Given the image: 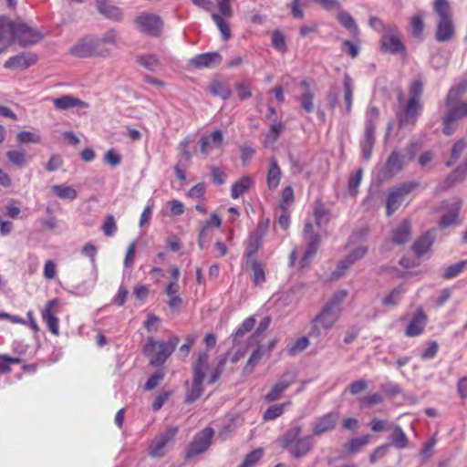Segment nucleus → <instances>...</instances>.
<instances>
[{
    "instance_id": "obj_21",
    "label": "nucleus",
    "mask_w": 467,
    "mask_h": 467,
    "mask_svg": "<svg viewBox=\"0 0 467 467\" xmlns=\"http://www.w3.org/2000/svg\"><path fill=\"white\" fill-rule=\"evenodd\" d=\"M411 225L409 220H403L392 233L390 242L394 244L400 245L407 243L410 239Z\"/></svg>"
},
{
    "instance_id": "obj_10",
    "label": "nucleus",
    "mask_w": 467,
    "mask_h": 467,
    "mask_svg": "<svg viewBox=\"0 0 467 467\" xmlns=\"http://www.w3.org/2000/svg\"><path fill=\"white\" fill-rule=\"evenodd\" d=\"M296 380V374L291 370H286L280 377L278 381L272 387L271 390L265 395L267 402H273L280 399L283 392L292 385Z\"/></svg>"
},
{
    "instance_id": "obj_3",
    "label": "nucleus",
    "mask_w": 467,
    "mask_h": 467,
    "mask_svg": "<svg viewBox=\"0 0 467 467\" xmlns=\"http://www.w3.org/2000/svg\"><path fill=\"white\" fill-rule=\"evenodd\" d=\"M179 343V337H172L167 342L156 341L149 337L143 348V352L150 358V364L155 367L161 366L172 354Z\"/></svg>"
},
{
    "instance_id": "obj_6",
    "label": "nucleus",
    "mask_w": 467,
    "mask_h": 467,
    "mask_svg": "<svg viewBox=\"0 0 467 467\" xmlns=\"http://www.w3.org/2000/svg\"><path fill=\"white\" fill-rule=\"evenodd\" d=\"M135 23L138 28L151 36H160L162 31L163 22L160 16L150 13H141Z\"/></svg>"
},
{
    "instance_id": "obj_62",
    "label": "nucleus",
    "mask_w": 467,
    "mask_h": 467,
    "mask_svg": "<svg viewBox=\"0 0 467 467\" xmlns=\"http://www.w3.org/2000/svg\"><path fill=\"white\" fill-rule=\"evenodd\" d=\"M383 401V398L379 393H372L360 400V407H371Z\"/></svg>"
},
{
    "instance_id": "obj_11",
    "label": "nucleus",
    "mask_w": 467,
    "mask_h": 467,
    "mask_svg": "<svg viewBox=\"0 0 467 467\" xmlns=\"http://www.w3.org/2000/svg\"><path fill=\"white\" fill-rule=\"evenodd\" d=\"M178 431L177 427L169 428L165 432L154 439L150 446L149 454L152 458H160L165 454V447Z\"/></svg>"
},
{
    "instance_id": "obj_23",
    "label": "nucleus",
    "mask_w": 467,
    "mask_h": 467,
    "mask_svg": "<svg viewBox=\"0 0 467 467\" xmlns=\"http://www.w3.org/2000/svg\"><path fill=\"white\" fill-rule=\"evenodd\" d=\"M53 103L55 108L59 110H66L72 108L85 109L88 107V104L85 101H82L71 95H63L53 99Z\"/></svg>"
},
{
    "instance_id": "obj_46",
    "label": "nucleus",
    "mask_w": 467,
    "mask_h": 467,
    "mask_svg": "<svg viewBox=\"0 0 467 467\" xmlns=\"http://www.w3.org/2000/svg\"><path fill=\"white\" fill-rule=\"evenodd\" d=\"M467 175V159L458 166L448 176L447 181L451 183H457L462 182Z\"/></svg>"
},
{
    "instance_id": "obj_50",
    "label": "nucleus",
    "mask_w": 467,
    "mask_h": 467,
    "mask_svg": "<svg viewBox=\"0 0 467 467\" xmlns=\"http://www.w3.org/2000/svg\"><path fill=\"white\" fill-rule=\"evenodd\" d=\"M11 25L12 21L6 16H0V43L11 39Z\"/></svg>"
},
{
    "instance_id": "obj_2",
    "label": "nucleus",
    "mask_w": 467,
    "mask_h": 467,
    "mask_svg": "<svg viewBox=\"0 0 467 467\" xmlns=\"http://www.w3.org/2000/svg\"><path fill=\"white\" fill-rule=\"evenodd\" d=\"M434 12L439 16L435 38L438 42H447L455 34V26L449 2L447 0H435Z\"/></svg>"
},
{
    "instance_id": "obj_12",
    "label": "nucleus",
    "mask_w": 467,
    "mask_h": 467,
    "mask_svg": "<svg viewBox=\"0 0 467 467\" xmlns=\"http://www.w3.org/2000/svg\"><path fill=\"white\" fill-rule=\"evenodd\" d=\"M420 109L421 105L420 102L414 101V99H409L406 107L398 109L396 112L400 126L415 123Z\"/></svg>"
},
{
    "instance_id": "obj_39",
    "label": "nucleus",
    "mask_w": 467,
    "mask_h": 467,
    "mask_svg": "<svg viewBox=\"0 0 467 467\" xmlns=\"http://www.w3.org/2000/svg\"><path fill=\"white\" fill-rule=\"evenodd\" d=\"M466 148H467V140H466L461 139L458 141H456L454 143V145L452 146L451 156H450L449 161H446V165L447 166L453 165L458 161V159L461 157V155L462 154V152L465 150Z\"/></svg>"
},
{
    "instance_id": "obj_25",
    "label": "nucleus",
    "mask_w": 467,
    "mask_h": 467,
    "mask_svg": "<svg viewBox=\"0 0 467 467\" xmlns=\"http://www.w3.org/2000/svg\"><path fill=\"white\" fill-rule=\"evenodd\" d=\"M36 62L34 56L26 57L25 54H20L10 57L4 65L5 68L13 69H26Z\"/></svg>"
},
{
    "instance_id": "obj_24",
    "label": "nucleus",
    "mask_w": 467,
    "mask_h": 467,
    "mask_svg": "<svg viewBox=\"0 0 467 467\" xmlns=\"http://www.w3.org/2000/svg\"><path fill=\"white\" fill-rule=\"evenodd\" d=\"M269 162H270V167L267 171L266 182H267V187L270 190H275L279 185L282 172H281V169L277 163V161L275 157H271L269 160Z\"/></svg>"
},
{
    "instance_id": "obj_32",
    "label": "nucleus",
    "mask_w": 467,
    "mask_h": 467,
    "mask_svg": "<svg viewBox=\"0 0 467 467\" xmlns=\"http://www.w3.org/2000/svg\"><path fill=\"white\" fill-rule=\"evenodd\" d=\"M337 20L338 23L347 30H348L353 36H357L359 34V28L355 19L347 11H339L337 15Z\"/></svg>"
},
{
    "instance_id": "obj_13",
    "label": "nucleus",
    "mask_w": 467,
    "mask_h": 467,
    "mask_svg": "<svg viewBox=\"0 0 467 467\" xmlns=\"http://www.w3.org/2000/svg\"><path fill=\"white\" fill-rule=\"evenodd\" d=\"M338 421L337 412H329L318 418L312 428L313 436H321L325 432L333 431Z\"/></svg>"
},
{
    "instance_id": "obj_5",
    "label": "nucleus",
    "mask_w": 467,
    "mask_h": 467,
    "mask_svg": "<svg viewBox=\"0 0 467 467\" xmlns=\"http://www.w3.org/2000/svg\"><path fill=\"white\" fill-rule=\"evenodd\" d=\"M16 39L21 46L26 47L35 44L41 39L39 32L22 22L12 21L11 39Z\"/></svg>"
},
{
    "instance_id": "obj_51",
    "label": "nucleus",
    "mask_w": 467,
    "mask_h": 467,
    "mask_svg": "<svg viewBox=\"0 0 467 467\" xmlns=\"http://www.w3.org/2000/svg\"><path fill=\"white\" fill-rule=\"evenodd\" d=\"M254 324L255 319L254 317H247L234 333V341L238 340L239 338L243 337L246 333L250 332L252 328L254 327Z\"/></svg>"
},
{
    "instance_id": "obj_16",
    "label": "nucleus",
    "mask_w": 467,
    "mask_h": 467,
    "mask_svg": "<svg viewBox=\"0 0 467 467\" xmlns=\"http://www.w3.org/2000/svg\"><path fill=\"white\" fill-rule=\"evenodd\" d=\"M223 140V134L220 130L213 131L210 135H203L198 142L200 152L208 155L212 148L221 149Z\"/></svg>"
},
{
    "instance_id": "obj_47",
    "label": "nucleus",
    "mask_w": 467,
    "mask_h": 467,
    "mask_svg": "<svg viewBox=\"0 0 467 467\" xmlns=\"http://www.w3.org/2000/svg\"><path fill=\"white\" fill-rule=\"evenodd\" d=\"M404 291L405 289L402 285L395 287L387 296L382 299V304L384 306H396Z\"/></svg>"
},
{
    "instance_id": "obj_60",
    "label": "nucleus",
    "mask_w": 467,
    "mask_h": 467,
    "mask_svg": "<svg viewBox=\"0 0 467 467\" xmlns=\"http://www.w3.org/2000/svg\"><path fill=\"white\" fill-rule=\"evenodd\" d=\"M102 231L106 236H112L116 233L117 224L112 214L106 216L105 222L102 225Z\"/></svg>"
},
{
    "instance_id": "obj_52",
    "label": "nucleus",
    "mask_w": 467,
    "mask_h": 467,
    "mask_svg": "<svg viewBox=\"0 0 467 467\" xmlns=\"http://www.w3.org/2000/svg\"><path fill=\"white\" fill-rule=\"evenodd\" d=\"M284 129V126L282 123H277V124H274L271 126L270 130H268V132L266 133L265 135V145L266 146H270V145H273L280 132L283 130Z\"/></svg>"
},
{
    "instance_id": "obj_20",
    "label": "nucleus",
    "mask_w": 467,
    "mask_h": 467,
    "mask_svg": "<svg viewBox=\"0 0 467 467\" xmlns=\"http://www.w3.org/2000/svg\"><path fill=\"white\" fill-rule=\"evenodd\" d=\"M96 7L99 13L108 19L120 21L123 17L122 10L111 5L109 0H96Z\"/></svg>"
},
{
    "instance_id": "obj_54",
    "label": "nucleus",
    "mask_w": 467,
    "mask_h": 467,
    "mask_svg": "<svg viewBox=\"0 0 467 467\" xmlns=\"http://www.w3.org/2000/svg\"><path fill=\"white\" fill-rule=\"evenodd\" d=\"M16 141L19 144L39 143L41 141V138L39 135L31 131H21L16 135Z\"/></svg>"
},
{
    "instance_id": "obj_45",
    "label": "nucleus",
    "mask_w": 467,
    "mask_h": 467,
    "mask_svg": "<svg viewBox=\"0 0 467 467\" xmlns=\"http://www.w3.org/2000/svg\"><path fill=\"white\" fill-rule=\"evenodd\" d=\"M348 296V291L347 290H338L333 294L331 298L326 303L325 306L334 309V310H340L341 311V304L344 302V300Z\"/></svg>"
},
{
    "instance_id": "obj_9",
    "label": "nucleus",
    "mask_w": 467,
    "mask_h": 467,
    "mask_svg": "<svg viewBox=\"0 0 467 467\" xmlns=\"http://www.w3.org/2000/svg\"><path fill=\"white\" fill-rule=\"evenodd\" d=\"M381 48L385 52L391 54H399L405 50L397 26H388V27L385 28L381 38Z\"/></svg>"
},
{
    "instance_id": "obj_22",
    "label": "nucleus",
    "mask_w": 467,
    "mask_h": 467,
    "mask_svg": "<svg viewBox=\"0 0 467 467\" xmlns=\"http://www.w3.org/2000/svg\"><path fill=\"white\" fill-rule=\"evenodd\" d=\"M314 447V441L311 435L301 437L294 446L289 449V452L296 459L305 457Z\"/></svg>"
},
{
    "instance_id": "obj_17",
    "label": "nucleus",
    "mask_w": 467,
    "mask_h": 467,
    "mask_svg": "<svg viewBox=\"0 0 467 467\" xmlns=\"http://www.w3.org/2000/svg\"><path fill=\"white\" fill-rule=\"evenodd\" d=\"M58 305L57 299L49 300L42 310V318L47 322L48 329L54 334L58 335V318L56 317V306Z\"/></svg>"
},
{
    "instance_id": "obj_7",
    "label": "nucleus",
    "mask_w": 467,
    "mask_h": 467,
    "mask_svg": "<svg viewBox=\"0 0 467 467\" xmlns=\"http://www.w3.org/2000/svg\"><path fill=\"white\" fill-rule=\"evenodd\" d=\"M213 434L212 428H205L198 432L186 449V457L192 458L205 452L211 446Z\"/></svg>"
},
{
    "instance_id": "obj_64",
    "label": "nucleus",
    "mask_w": 467,
    "mask_h": 467,
    "mask_svg": "<svg viewBox=\"0 0 467 467\" xmlns=\"http://www.w3.org/2000/svg\"><path fill=\"white\" fill-rule=\"evenodd\" d=\"M140 63L150 70H154L159 66V60L154 55H148L139 58Z\"/></svg>"
},
{
    "instance_id": "obj_55",
    "label": "nucleus",
    "mask_w": 467,
    "mask_h": 467,
    "mask_svg": "<svg viewBox=\"0 0 467 467\" xmlns=\"http://www.w3.org/2000/svg\"><path fill=\"white\" fill-rule=\"evenodd\" d=\"M285 403L283 404H275L271 407H269L264 413V420H273L279 416H281L284 412Z\"/></svg>"
},
{
    "instance_id": "obj_58",
    "label": "nucleus",
    "mask_w": 467,
    "mask_h": 467,
    "mask_svg": "<svg viewBox=\"0 0 467 467\" xmlns=\"http://www.w3.org/2000/svg\"><path fill=\"white\" fill-rule=\"evenodd\" d=\"M165 373L162 370L156 371L150 376L144 385V390L149 391L154 389L164 379Z\"/></svg>"
},
{
    "instance_id": "obj_26",
    "label": "nucleus",
    "mask_w": 467,
    "mask_h": 467,
    "mask_svg": "<svg viewBox=\"0 0 467 467\" xmlns=\"http://www.w3.org/2000/svg\"><path fill=\"white\" fill-rule=\"evenodd\" d=\"M70 54L78 57H94L92 37L78 41L71 47Z\"/></svg>"
},
{
    "instance_id": "obj_48",
    "label": "nucleus",
    "mask_w": 467,
    "mask_h": 467,
    "mask_svg": "<svg viewBox=\"0 0 467 467\" xmlns=\"http://www.w3.org/2000/svg\"><path fill=\"white\" fill-rule=\"evenodd\" d=\"M212 18L218 26L223 40L227 41L231 37V29L229 24L224 21L220 15L215 13L212 15Z\"/></svg>"
},
{
    "instance_id": "obj_35",
    "label": "nucleus",
    "mask_w": 467,
    "mask_h": 467,
    "mask_svg": "<svg viewBox=\"0 0 467 467\" xmlns=\"http://www.w3.org/2000/svg\"><path fill=\"white\" fill-rule=\"evenodd\" d=\"M391 445L398 449H404L409 445V439L401 428L398 425L394 426L389 436Z\"/></svg>"
},
{
    "instance_id": "obj_43",
    "label": "nucleus",
    "mask_w": 467,
    "mask_h": 467,
    "mask_svg": "<svg viewBox=\"0 0 467 467\" xmlns=\"http://www.w3.org/2000/svg\"><path fill=\"white\" fill-rule=\"evenodd\" d=\"M369 435L353 438L347 443L346 448L349 453L353 454L365 447L369 442Z\"/></svg>"
},
{
    "instance_id": "obj_63",
    "label": "nucleus",
    "mask_w": 467,
    "mask_h": 467,
    "mask_svg": "<svg viewBox=\"0 0 467 467\" xmlns=\"http://www.w3.org/2000/svg\"><path fill=\"white\" fill-rule=\"evenodd\" d=\"M226 362H227V357L226 356H221L219 358V360H218V363L216 365V368H214V371L213 373L212 374L211 378H210V382L211 383H214L216 382L219 378L221 377L223 369H224V367L226 365Z\"/></svg>"
},
{
    "instance_id": "obj_31",
    "label": "nucleus",
    "mask_w": 467,
    "mask_h": 467,
    "mask_svg": "<svg viewBox=\"0 0 467 467\" xmlns=\"http://www.w3.org/2000/svg\"><path fill=\"white\" fill-rule=\"evenodd\" d=\"M254 184V180L251 176H244L236 181L231 189V196L234 199L239 198L244 192H246L250 187Z\"/></svg>"
},
{
    "instance_id": "obj_40",
    "label": "nucleus",
    "mask_w": 467,
    "mask_h": 467,
    "mask_svg": "<svg viewBox=\"0 0 467 467\" xmlns=\"http://www.w3.org/2000/svg\"><path fill=\"white\" fill-rule=\"evenodd\" d=\"M306 240L308 241V247L302 258L303 265H306L307 262L316 255L319 246L320 237L319 235H315Z\"/></svg>"
},
{
    "instance_id": "obj_44",
    "label": "nucleus",
    "mask_w": 467,
    "mask_h": 467,
    "mask_svg": "<svg viewBox=\"0 0 467 467\" xmlns=\"http://www.w3.org/2000/svg\"><path fill=\"white\" fill-rule=\"evenodd\" d=\"M265 353V346H258L257 348L252 353L251 357L249 358L244 368V372L251 373Z\"/></svg>"
},
{
    "instance_id": "obj_28",
    "label": "nucleus",
    "mask_w": 467,
    "mask_h": 467,
    "mask_svg": "<svg viewBox=\"0 0 467 467\" xmlns=\"http://www.w3.org/2000/svg\"><path fill=\"white\" fill-rule=\"evenodd\" d=\"M267 227L268 221L266 222L265 226H260L258 231L250 236L246 249V255L248 257H251L254 254H255L256 252L261 247L263 235L266 232Z\"/></svg>"
},
{
    "instance_id": "obj_1",
    "label": "nucleus",
    "mask_w": 467,
    "mask_h": 467,
    "mask_svg": "<svg viewBox=\"0 0 467 467\" xmlns=\"http://www.w3.org/2000/svg\"><path fill=\"white\" fill-rule=\"evenodd\" d=\"M209 368V355L205 352L199 353L192 365V381H185V403L191 404L196 401L203 393V381Z\"/></svg>"
},
{
    "instance_id": "obj_38",
    "label": "nucleus",
    "mask_w": 467,
    "mask_h": 467,
    "mask_svg": "<svg viewBox=\"0 0 467 467\" xmlns=\"http://www.w3.org/2000/svg\"><path fill=\"white\" fill-rule=\"evenodd\" d=\"M424 16L423 12H419L410 18L411 34L414 37L420 38L422 35L424 28Z\"/></svg>"
},
{
    "instance_id": "obj_42",
    "label": "nucleus",
    "mask_w": 467,
    "mask_h": 467,
    "mask_svg": "<svg viewBox=\"0 0 467 467\" xmlns=\"http://www.w3.org/2000/svg\"><path fill=\"white\" fill-rule=\"evenodd\" d=\"M467 90V79L461 81L457 86L451 88L448 93L446 104L450 106L451 101H456Z\"/></svg>"
},
{
    "instance_id": "obj_30",
    "label": "nucleus",
    "mask_w": 467,
    "mask_h": 467,
    "mask_svg": "<svg viewBox=\"0 0 467 467\" xmlns=\"http://www.w3.org/2000/svg\"><path fill=\"white\" fill-rule=\"evenodd\" d=\"M302 433L301 426H294L289 429L282 437L279 438L278 441L284 449H290L292 446L301 439Z\"/></svg>"
},
{
    "instance_id": "obj_56",
    "label": "nucleus",
    "mask_w": 467,
    "mask_h": 467,
    "mask_svg": "<svg viewBox=\"0 0 467 467\" xmlns=\"http://www.w3.org/2000/svg\"><path fill=\"white\" fill-rule=\"evenodd\" d=\"M423 90V82L420 78H415L410 87V99H414V101L420 102Z\"/></svg>"
},
{
    "instance_id": "obj_61",
    "label": "nucleus",
    "mask_w": 467,
    "mask_h": 467,
    "mask_svg": "<svg viewBox=\"0 0 467 467\" xmlns=\"http://www.w3.org/2000/svg\"><path fill=\"white\" fill-rule=\"evenodd\" d=\"M272 45L273 47L281 51L285 52L286 51V45L285 41V37L282 33L279 31H274L272 35Z\"/></svg>"
},
{
    "instance_id": "obj_27",
    "label": "nucleus",
    "mask_w": 467,
    "mask_h": 467,
    "mask_svg": "<svg viewBox=\"0 0 467 467\" xmlns=\"http://www.w3.org/2000/svg\"><path fill=\"white\" fill-rule=\"evenodd\" d=\"M300 85L304 88V92L299 98L300 105L306 112L311 113L314 110L315 92L306 80H303Z\"/></svg>"
},
{
    "instance_id": "obj_59",
    "label": "nucleus",
    "mask_w": 467,
    "mask_h": 467,
    "mask_svg": "<svg viewBox=\"0 0 467 467\" xmlns=\"http://www.w3.org/2000/svg\"><path fill=\"white\" fill-rule=\"evenodd\" d=\"M263 451L258 449L249 452L238 467H253L262 457Z\"/></svg>"
},
{
    "instance_id": "obj_53",
    "label": "nucleus",
    "mask_w": 467,
    "mask_h": 467,
    "mask_svg": "<svg viewBox=\"0 0 467 467\" xmlns=\"http://www.w3.org/2000/svg\"><path fill=\"white\" fill-rule=\"evenodd\" d=\"M354 263H352V261L348 258V256L346 258H344L343 260H341L336 270L332 272L331 274V279L333 280H337V279H339L340 277H342L346 271L353 265Z\"/></svg>"
},
{
    "instance_id": "obj_14",
    "label": "nucleus",
    "mask_w": 467,
    "mask_h": 467,
    "mask_svg": "<svg viewBox=\"0 0 467 467\" xmlns=\"http://www.w3.org/2000/svg\"><path fill=\"white\" fill-rule=\"evenodd\" d=\"M222 56L218 52L199 54L189 60V65L195 68H212L221 64Z\"/></svg>"
},
{
    "instance_id": "obj_18",
    "label": "nucleus",
    "mask_w": 467,
    "mask_h": 467,
    "mask_svg": "<svg viewBox=\"0 0 467 467\" xmlns=\"http://www.w3.org/2000/svg\"><path fill=\"white\" fill-rule=\"evenodd\" d=\"M427 323V316L422 309L417 310L406 327L407 337H416L422 333Z\"/></svg>"
},
{
    "instance_id": "obj_36",
    "label": "nucleus",
    "mask_w": 467,
    "mask_h": 467,
    "mask_svg": "<svg viewBox=\"0 0 467 467\" xmlns=\"http://www.w3.org/2000/svg\"><path fill=\"white\" fill-rule=\"evenodd\" d=\"M7 160L17 167H22L29 161V156L25 150H11L6 151Z\"/></svg>"
},
{
    "instance_id": "obj_49",
    "label": "nucleus",
    "mask_w": 467,
    "mask_h": 467,
    "mask_svg": "<svg viewBox=\"0 0 467 467\" xmlns=\"http://www.w3.org/2000/svg\"><path fill=\"white\" fill-rule=\"evenodd\" d=\"M251 269L254 274V283L256 285L263 284L265 281V275L262 264H260L256 260H253L251 262Z\"/></svg>"
},
{
    "instance_id": "obj_19",
    "label": "nucleus",
    "mask_w": 467,
    "mask_h": 467,
    "mask_svg": "<svg viewBox=\"0 0 467 467\" xmlns=\"http://www.w3.org/2000/svg\"><path fill=\"white\" fill-rule=\"evenodd\" d=\"M340 310H334L324 306L320 313L315 317V322H319L324 330H329L339 318Z\"/></svg>"
},
{
    "instance_id": "obj_4",
    "label": "nucleus",
    "mask_w": 467,
    "mask_h": 467,
    "mask_svg": "<svg viewBox=\"0 0 467 467\" xmlns=\"http://www.w3.org/2000/svg\"><path fill=\"white\" fill-rule=\"evenodd\" d=\"M418 186L417 182H408L390 189L386 200L387 215L391 216L402 204L405 197Z\"/></svg>"
},
{
    "instance_id": "obj_34",
    "label": "nucleus",
    "mask_w": 467,
    "mask_h": 467,
    "mask_svg": "<svg viewBox=\"0 0 467 467\" xmlns=\"http://www.w3.org/2000/svg\"><path fill=\"white\" fill-rule=\"evenodd\" d=\"M208 89L212 95L220 97L223 99H227L232 95L229 86L219 80H213L210 83Z\"/></svg>"
},
{
    "instance_id": "obj_37",
    "label": "nucleus",
    "mask_w": 467,
    "mask_h": 467,
    "mask_svg": "<svg viewBox=\"0 0 467 467\" xmlns=\"http://www.w3.org/2000/svg\"><path fill=\"white\" fill-rule=\"evenodd\" d=\"M344 86V100L346 103V111L348 114L350 113L353 102V84L352 79L348 75H345L343 78Z\"/></svg>"
},
{
    "instance_id": "obj_15",
    "label": "nucleus",
    "mask_w": 467,
    "mask_h": 467,
    "mask_svg": "<svg viewBox=\"0 0 467 467\" xmlns=\"http://www.w3.org/2000/svg\"><path fill=\"white\" fill-rule=\"evenodd\" d=\"M403 160L401 155L393 151L387 160L385 166L379 171V177L382 181L391 179L396 173L401 171Z\"/></svg>"
},
{
    "instance_id": "obj_33",
    "label": "nucleus",
    "mask_w": 467,
    "mask_h": 467,
    "mask_svg": "<svg viewBox=\"0 0 467 467\" xmlns=\"http://www.w3.org/2000/svg\"><path fill=\"white\" fill-rule=\"evenodd\" d=\"M454 102L455 101H451L450 106H447L449 110L444 116L447 118V121H457L458 119L467 116V102H461L455 105L453 104Z\"/></svg>"
},
{
    "instance_id": "obj_57",
    "label": "nucleus",
    "mask_w": 467,
    "mask_h": 467,
    "mask_svg": "<svg viewBox=\"0 0 467 467\" xmlns=\"http://www.w3.org/2000/svg\"><path fill=\"white\" fill-rule=\"evenodd\" d=\"M466 264H467V261H461L455 265H451L448 266L442 275L443 278L451 279V278L457 276L460 273L462 272L464 265Z\"/></svg>"
},
{
    "instance_id": "obj_8",
    "label": "nucleus",
    "mask_w": 467,
    "mask_h": 467,
    "mask_svg": "<svg viewBox=\"0 0 467 467\" xmlns=\"http://www.w3.org/2000/svg\"><path fill=\"white\" fill-rule=\"evenodd\" d=\"M118 33L114 29L108 30L101 37L93 38V53L95 57H108L111 55L112 47L117 45Z\"/></svg>"
},
{
    "instance_id": "obj_29",
    "label": "nucleus",
    "mask_w": 467,
    "mask_h": 467,
    "mask_svg": "<svg viewBox=\"0 0 467 467\" xmlns=\"http://www.w3.org/2000/svg\"><path fill=\"white\" fill-rule=\"evenodd\" d=\"M433 233L434 231H429L427 234L416 240L412 246V250L417 256H420L429 251L434 240Z\"/></svg>"
},
{
    "instance_id": "obj_41",
    "label": "nucleus",
    "mask_w": 467,
    "mask_h": 467,
    "mask_svg": "<svg viewBox=\"0 0 467 467\" xmlns=\"http://www.w3.org/2000/svg\"><path fill=\"white\" fill-rule=\"evenodd\" d=\"M51 189L53 192L60 199L74 200L77 198L78 195L77 191L74 188L70 186H66L64 184L53 185Z\"/></svg>"
}]
</instances>
